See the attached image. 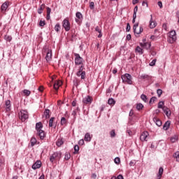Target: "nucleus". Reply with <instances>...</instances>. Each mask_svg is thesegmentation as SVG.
I'll return each mask as SVG.
<instances>
[{"label": "nucleus", "instance_id": "f257e3e1", "mask_svg": "<svg viewBox=\"0 0 179 179\" xmlns=\"http://www.w3.org/2000/svg\"><path fill=\"white\" fill-rule=\"evenodd\" d=\"M36 130L37 131V135L39 136L40 139H44L45 138V132L43 130V123L39 122L36 124Z\"/></svg>", "mask_w": 179, "mask_h": 179}, {"label": "nucleus", "instance_id": "f03ea898", "mask_svg": "<svg viewBox=\"0 0 179 179\" xmlns=\"http://www.w3.org/2000/svg\"><path fill=\"white\" fill-rule=\"evenodd\" d=\"M85 69V66L83 64L79 67L78 71L76 73V76L78 78H81L82 80H85L86 79V71H83Z\"/></svg>", "mask_w": 179, "mask_h": 179}, {"label": "nucleus", "instance_id": "7ed1b4c3", "mask_svg": "<svg viewBox=\"0 0 179 179\" xmlns=\"http://www.w3.org/2000/svg\"><path fill=\"white\" fill-rule=\"evenodd\" d=\"M122 80L123 83H127V85H132V76L129 73H125L122 76Z\"/></svg>", "mask_w": 179, "mask_h": 179}, {"label": "nucleus", "instance_id": "20e7f679", "mask_svg": "<svg viewBox=\"0 0 179 179\" xmlns=\"http://www.w3.org/2000/svg\"><path fill=\"white\" fill-rule=\"evenodd\" d=\"M19 117L22 122H24L29 118V113L27 110H22L19 113Z\"/></svg>", "mask_w": 179, "mask_h": 179}, {"label": "nucleus", "instance_id": "39448f33", "mask_svg": "<svg viewBox=\"0 0 179 179\" xmlns=\"http://www.w3.org/2000/svg\"><path fill=\"white\" fill-rule=\"evenodd\" d=\"M138 27H139V22L136 23L133 27V30H134V34H141V33H142V31H143V27H142V26H140L139 30L136 29H138Z\"/></svg>", "mask_w": 179, "mask_h": 179}, {"label": "nucleus", "instance_id": "423d86ee", "mask_svg": "<svg viewBox=\"0 0 179 179\" xmlns=\"http://www.w3.org/2000/svg\"><path fill=\"white\" fill-rule=\"evenodd\" d=\"M61 156H62L61 152H55V153H53L50 157V160L51 163H54L55 160H57L58 159H61Z\"/></svg>", "mask_w": 179, "mask_h": 179}, {"label": "nucleus", "instance_id": "0eeeda50", "mask_svg": "<svg viewBox=\"0 0 179 179\" xmlns=\"http://www.w3.org/2000/svg\"><path fill=\"white\" fill-rule=\"evenodd\" d=\"M75 64L76 65H82L83 62V58L80 57V55L78 53L75 54Z\"/></svg>", "mask_w": 179, "mask_h": 179}, {"label": "nucleus", "instance_id": "6e6552de", "mask_svg": "<svg viewBox=\"0 0 179 179\" xmlns=\"http://www.w3.org/2000/svg\"><path fill=\"white\" fill-rule=\"evenodd\" d=\"M169 37H170L172 41H170V43H173L176 40H177V34L176 33V31L173 30L169 32Z\"/></svg>", "mask_w": 179, "mask_h": 179}, {"label": "nucleus", "instance_id": "1a4fd4ad", "mask_svg": "<svg viewBox=\"0 0 179 179\" xmlns=\"http://www.w3.org/2000/svg\"><path fill=\"white\" fill-rule=\"evenodd\" d=\"M63 27L66 30V31H69L71 30V23H69V20L65 19L63 21Z\"/></svg>", "mask_w": 179, "mask_h": 179}, {"label": "nucleus", "instance_id": "9d476101", "mask_svg": "<svg viewBox=\"0 0 179 179\" xmlns=\"http://www.w3.org/2000/svg\"><path fill=\"white\" fill-rule=\"evenodd\" d=\"M149 137V133L148 131H144L140 136V139L141 142H145L148 141V138Z\"/></svg>", "mask_w": 179, "mask_h": 179}, {"label": "nucleus", "instance_id": "9b49d317", "mask_svg": "<svg viewBox=\"0 0 179 179\" xmlns=\"http://www.w3.org/2000/svg\"><path fill=\"white\" fill-rule=\"evenodd\" d=\"M52 59V51L48 50L46 54L45 60L47 62H50Z\"/></svg>", "mask_w": 179, "mask_h": 179}, {"label": "nucleus", "instance_id": "f8f14e48", "mask_svg": "<svg viewBox=\"0 0 179 179\" xmlns=\"http://www.w3.org/2000/svg\"><path fill=\"white\" fill-rule=\"evenodd\" d=\"M150 29H155V27H156V26H157V23H156V22L153 21V15H150Z\"/></svg>", "mask_w": 179, "mask_h": 179}, {"label": "nucleus", "instance_id": "ddd939ff", "mask_svg": "<svg viewBox=\"0 0 179 179\" xmlns=\"http://www.w3.org/2000/svg\"><path fill=\"white\" fill-rule=\"evenodd\" d=\"M41 167V161H36L33 165L32 169L34 170H37V169H40Z\"/></svg>", "mask_w": 179, "mask_h": 179}, {"label": "nucleus", "instance_id": "4468645a", "mask_svg": "<svg viewBox=\"0 0 179 179\" xmlns=\"http://www.w3.org/2000/svg\"><path fill=\"white\" fill-rule=\"evenodd\" d=\"M85 104H92V96H87L83 99Z\"/></svg>", "mask_w": 179, "mask_h": 179}, {"label": "nucleus", "instance_id": "2eb2a0df", "mask_svg": "<svg viewBox=\"0 0 179 179\" xmlns=\"http://www.w3.org/2000/svg\"><path fill=\"white\" fill-rule=\"evenodd\" d=\"M60 86H62V81L61 80L56 81L54 84V89L55 90H58Z\"/></svg>", "mask_w": 179, "mask_h": 179}, {"label": "nucleus", "instance_id": "dca6fc26", "mask_svg": "<svg viewBox=\"0 0 179 179\" xmlns=\"http://www.w3.org/2000/svg\"><path fill=\"white\" fill-rule=\"evenodd\" d=\"M9 6V1H6L1 5V10H6Z\"/></svg>", "mask_w": 179, "mask_h": 179}, {"label": "nucleus", "instance_id": "f3484780", "mask_svg": "<svg viewBox=\"0 0 179 179\" xmlns=\"http://www.w3.org/2000/svg\"><path fill=\"white\" fill-rule=\"evenodd\" d=\"M152 120L157 127H162V120H159L157 117H153Z\"/></svg>", "mask_w": 179, "mask_h": 179}, {"label": "nucleus", "instance_id": "a211bd4d", "mask_svg": "<svg viewBox=\"0 0 179 179\" xmlns=\"http://www.w3.org/2000/svg\"><path fill=\"white\" fill-rule=\"evenodd\" d=\"M171 124V122L170 121L166 122L163 126V129H164V131H167L169 128H170Z\"/></svg>", "mask_w": 179, "mask_h": 179}, {"label": "nucleus", "instance_id": "6ab92c4d", "mask_svg": "<svg viewBox=\"0 0 179 179\" xmlns=\"http://www.w3.org/2000/svg\"><path fill=\"white\" fill-rule=\"evenodd\" d=\"M141 47H143V48H146V50H149L150 48L151 45L150 43H140Z\"/></svg>", "mask_w": 179, "mask_h": 179}, {"label": "nucleus", "instance_id": "aec40b11", "mask_svg": "<svg viewBox=\"0 0 179 179\" xmlns=\"http://www.w3.org/2000/svg\"><path fill=\"white\" fill-rule=\"evenodd\" d=\"M86 142H90L92 141V137L90 136V134L86 133L84 138Z\"/></svg>", "mask_w": 179, "mask_h": 179}, {"label": "nucleus", "instance_id": "412c9836", "mask_svg": "<svg viewBox=\"0 0 179 179\" xmlns=\"http://www.w3.org/2000/svg\"><path fill=\"white\" fill-rule=\"evenodd\" d=\"M43 117H45L46 120L50 118V110L45 109L43 113Z\"/></svg>", "mask_w": 179, "mask_h": 179}, {"label": "nucleus", "instance_id": "4be33fe9", "mask_svg": "<svg viewBox=\"0 0 179 179\" xmlns=\"http://www.w3.org/2000/svg\"><path fill=\"white\" fill-rule=\"evenodd\" d=\"M5 106H6V108L7 111H9V108H10V100H7L5 102Z\"/></svg>", "mask_w": 179, "mask_h": 179}, {"label": "nucleus", "instance_id": "5701e85b", "mask_svg": "<svg viewBox=\"0 0 179 179\" xmlns=\"http://www.w3.org/2000/svg\"><path fill=\"white\" fill-rule=\"evenodd\" d=\"M163 171L164 169L162 167H160L159 169V173H158V176H157V179H160L162 178V176H163Z\"/></svg>", "mask_w": 179, "mask_h": 179}, {"label": "nucleus", "instance_id": "b1692460", "mask_svg": "<svg viewBox=\"0 0 179 179\" xmlns=\"http://www.w3.org/2000/svg\"><path fill=\"white\" fill-rule=\"evenodd\" d=\"M135 51H136V52H138V54H140V55H142V54H143V50L139 46H137L136 48Z\"/></svg>", "mask_w": 179, "mask_h": 179}, {"label": "nucleus", "instance_id": "393cba45", "mask_svg": "<svg viewBox=\"0 0 179 179\" xmlns=\"http://www.w3.org/2000/svg\"><path fill=\"white\" fill-rule=\"evenodd\" d=\"M57 146H62L64 145V141H62V138H59L56 143Z\"/></svg>", "mask_w": 179, "mask_h": 179}, {"label": "nucleus", "instance_id": "a878e982", "mask_svg": "<svg viewBox=\"0 0 179 179\" xmlns=\"http://www.w3.org/2000/svg\"><path fill=\"white\" fill-rule=\"evenodd\" d=\"M108 104H109L110 106H113L115 104V101L114 100V99L110 98L108 100Z\"/></svg>", "mask_w": 179, "mask_h": 179}, {"label": "nucleus", "instance_id": "bb28decb", "mask_svg": "<svg viewBox=\"0 0 179 179\" xmlns=\"http://www.w3.org/2000/svg\"><path fill=\"white\" fill-rule=\"evenodd\" d=\"M36 143H37V140L36 139V138L32 137L31 138V146H34V145H36Z\"/></svg>", "mask_w": 179, "mask_h": 179}, {"label": "nucleus", "instance_id": "cd10ccee", "mask_svg": "<svg viewBox=\"0 0 179 179\" xmlns=\"http://www.w3.org/2000/svg\"><path fill=\"white\" fill-rule=\"evenodd\" d=\"M141 100H143V101H144L145 103H148V96H146V95L145 94H141Z\"/></svg>", "mask_w": 179, "mask_h": 179}, {"label": "nucleus", "instance_id": "c85d7f7f", "mask_svg": "<svg viewBox=\"0 0 179 179\" xmlns=\"http://www.w3.org/2000/svg\"><path fill=\"white\" fill-rule=\"evenodd\" d=\"M173 157L176 159V162H179V151H177L174 153Z\"/></svg>", "mask_w": 179, "mask_h": 179}, {"label": "nucleus", "instance_id": "c756f323", "mask_svg": "<svg viewBox=\"0 0 179 179\" xmlns=\"http://www.w3.org/2000/svg\"><path fill=\"white\" fill-rule=\"evenodd\" d=\"M178 141V137L177 136H174L173 137L171 138V141L172 143H174Z\"/></svg>", "mask_w": 179, "mask_h": 179}, {"label": "nucleus", "instance_id": "7c9ffc66", "mask_svg": "<svg viewBox=\"0 0 179 179\" xmlns=\"http://www.w3.org/2000/svg\"><path fill=\"white\" fill-rule=\"evenodd\" d=\"M164 101H161L158 103V108H163L164 106Z\"/></svg>", "mask_w": 179, "mask_h": 179}, {"label": "nucleus", "instance_id": "2f4dec72", "mask_svg": "<svg viewBox=\"0 0 179 179\" xmlns=\"http://www.w3.org/2000/svg\"><path fill=\"white\" fill-rule=\"evenodd\" d=\"M78 152H79V145H76L74 146V155H78Z\"/></svg>", "mask_w": 179, "mask_h": 179}, {"label": "nucleus", "instance_id": "473e14b6", "mask_svg": "<svg viewBox=\"0 0 179 179\" xmlns=\"http://www.w3.org/2000/svg\"><path fill=\"white\" fill-rule=\"evenodd\" d=\"M55 31L58 32L61 30V25L59 24H57L55 27Z\"/></svg>", "mask_w": 179, "mask_h": 179}, {"label": "nucleus", "instance_id": "72a5a7b5", "mask_svg": "<svg viewBox=\"0 0 179 179\" xmlns=\"http://www.w3.org/2000/svg\"><path fill=\"white\" fill-rule=\"evenodd\" d=\"M141 79H150V76H149V75H148V74H143L141 76Z\"/></svg>", "mask_w": 179, "mask_h": 179}, {"label": "nucleus", "instance_id": "f704fd0d", "mask_svg": "<svg viewBox=\"0 0 179 179\" xmlns=\"http://www.w3.org/2000/svg\"><path fill=\"white\" fill-rule=\"evenodd\" d=\"M76 16L77 19H82V17H83V15H82L80 12H77Z\"/></svg>", "mask_w": 179, "mask_h": 179}, {"label": "nucleus", "instance_id": "c9c22d12", "mask_svg": "<svg viewBox=\"0 0 179 179\" xmlns=\"http://www.w3.org/2000/svg\"><path fill=\"white\" fill-rule=\"evenodd\" d=\"M60 124L61 125H65L66 124V119L65 117H62Z\"/></svg>", "mask_w": 179, "mask_h": 179}, {"label": "nucleus", "instance_id": "e433bc0d", "mask_svg": "<svg viewBox=\"0 0 179 179\" xmlns=\"http://www.w3.org/2000/svg\"><path fill=\"white\" fill-rule=\"evenodd\" d=\"M8 83L10 86L15 85V81L12 78H8Z\"/></svg>", "mask_w": 179, "mask_h": 179}, {"label": "nucleus", "instance_id": "4c0bfd02", "mask_svg": "<svg viewBox=\"0 0 179 179\" xmlns=\"http://www.w3.org/2000/svg\"><path fill=\"white\" fill-rule=\"evenodd\" d=\"M54 120H55V117H51L49 120V127H52V124L54 122Z\"/></svg>", "mask_w": 179, "mask_h": 179}, {"label": "nucleus", "instance_id": "58836bf2", "mask_svg": "<svg viewBox=\"0 0 179 179\" xmlns=\"http://www.w3.org/2000/svg\"><path fill=\"white\" fill-rule=\"evenodd\" d=\"M157 94L158 97H161L162 94H163V90L158 89L157 90Z\"/></svg>", "mask_w": 179, "mask_h": 179}, {"label": "nucleus", "instance_id": "ea45409f", "mask_svg": "<svg viewBox=\"0 0 179 179\" xmlns=\"http://www.w3.org/2000/svg\"><path fill=\"white\" fill-rule=\"evenodd\" d=\"M111 179H124V176L122 175H118L117 177L113 176Z\"/></svg>", "mask_w": 179, "mask_h": 179}, {"label": "nucleus", "instance_id": "a19ab883", "mask_svg": "<svg viewBox=\"0 0 179 179\" xmlns=\"http://www.w3.org/2000/svg\"><path fill=\"white\" fill-rule=\"evenodd\" d=\"M136 108L137 110H142V108H143V104L142 103H138L136 106Z\"/></svg>", "mask_w": 179, "mask_h": 179}, {"label": "nucleus", "instance_id": "79ce46f5", "mask_svg": "<svg viewBox=\"0 0 179 179\" xmlns=\"http://www.w3.org/2000/svg\"><path fill=\"white\" fill-rule=\"evenodd\" d=\"M65 160H69L71 159V154L66 153L64 157Z\"/></svg>", "mask_w": 179, "mask_h": 179}, {"label": "nucleus", "instance_id": "37998d69", "mask_svg": "<svg viewBox=\"0 0 179 179\" xmlns=\"http://www.w3.org/2000/svg\"><path fill=\"white\" fill-rule=\"evenodd\" d=\"M120 162L121 160L120 159V157H115L114 159V162L115 163V164H120Z\"/></svg>", "mask_w": 179, "mask_h": 179}, {"label": "nucleus", "instance_id": "c03bdc74", "mask_svg": "<svg viewBox=\"0 0 179 179\" xmlns=\"http://www.w3.org/2000/svg\"><path fill=\"white\" fill-rule=\"evenodd\" d=\"M156 59H154L150 63V66H155L156 65Z\"/></svg>", "mask_w": 179, "mask_h": 179}, {"label": "nucleus", "instance_id": "a18cd8bd", "mask_svg": "<svg viewBox=\"0 0 179 179\" xmlns=\"http://www.w3.org/2000/svg\"><path fill=\"white\" fill-rule=\"evenodd\" d=\"M39 26H41V27H43L45 26V20H41L39 22Z\"/></svg>", "mask_w": 179, "mask_h": 179}, {"label": "nucleus", "instance_id": "49530a36", "mask_svg": "<svg viewBox=\"0 0 179 179\" xmlns=\"http://www.w3.org/2000/svg\"><path fill=\"white\" fill-rule=\"evenodd\" d=\"M23 93L26 94V96H30V91L29 90H24Z\"/></svg>", "mask_w": 179, "mask_h": 179}, {"label": "nucleus", "instance_id": "de8ad7c7", "mask_svg": "<svg viewBox=\"0 0 179 179\" xmlns=\"http://www.w3.org/2000/svg\"><path fill=\"white\" fill-rule=\"evenodd\" d=\"M5 40H6L7 41H12V36H4Z\"/></svg>", "mask_w": 179, "mask_h": 179}, {"label": "nucleus", "instance_id": "09e8293b", "mask_svg": "<svg viewBox=\"0 0 179 179\" xmlns=\"http://www.w3.org/2000/svg\"><path fill=\"white\" fill-rule=\"evenodd\" d=\"M90 9H92V10L94 9V2L91 1V2L90 3Z\"/></svg>", "mask_w": 179, "mask_h": 179}, {"label": "nucleus", "instance_id": "8fccbe9b", "mask_svg": "<svg viewBox=\"0 0 179 179\" xmlns=\"http://www.w3.org/2000/svg\"><path fill=\"white\" fill-rule=\"evenodd\" d=\"M110 136H111V138H115V130H112L110 131Z\"/></svg>", "mask_w": 179, "mask_h": 179}, {"label": "nucleus", "instance_id": "3c124183", "mask_svg": "<svg viewBox=\"0 0 179 179\" xmlns=\"http://www.w3.org/2000/svg\"><path fill=\"white\" fill-rule=\"evenodd\" d=\"M157 98H156V96H152L151 99H150V103H155V101H156V99H157Z\"/></svg>", "mask_w": 179, "mask_h": 179}, {"label": "nucleus", "instance_id": "603ef678", "mask_svg": "<svg viewBox=\"0 0 179 179\" xmlns=\"http://www.w3.org/2000/svg\"><path fill=\"white\" fill-rule=\"evenodd\" d=\"M78 145H80L81 146L85 145V140L83 139H80L79 141H78Z\"/></svg>", "mask_w": 179, "mask_h": 179}, {"label": "nucleus", "instance_id": "864d4df0", "mask_svg": "<svg viewBox=\"0 0 179 179\" xmlns=\"http://www.w3.org/2000/svg\"><path fill=\"white\" fill-rule=\"evenodd\" d=\"M164 113L166 114V117H170L171 115V112H170V110H166V112H164Z\"/></svg>", "mask_w": 179, "mask_h": 179}, {"label": "nucleus", "instance_id": "5fc2aeb1", "mask_svg": "<svg viewBox=\"0 0 179 179\" xmlns=\"http://www.w3.org/2000/svg\"><path fill=\"white\" fill-rule=\"evenodd\" d=\"M130 30H131V25L129 24V23H127L126 31H129Z\"/></svg>", "mask_w": 179, "mask_h": 179}, {"label": "nucleus", "instance_id": "6e6d98bb", "mask_svg": "<svg viewBox=\"0 0 179 179\" xmlns=\"http://www.w3.org/2000/svg\"><path fill=\"white\" fill-rule=\"evenodd\" d=\"M91 178H92V179H97V174H96V173H92V174L91 175Z\"/></svg>", "mask_w": 179, "mask_h": 179}, {"label": "nucleus", "instance_id": "4d7b16f0", "mask_svg": "<svg viewBox=\"0 0 179 179\" xmlns=\"http://www.w3.org/2000/svg\"><path fill=\"white\" fill-rule=\"evenodd\" d=\"M51 14V9L50 7H47V15H50Z\"/></svg>", "mask_w": 179, "mask_h": 179}, {"label": "nucleus", "instance_id": "13d9d810", "mask_svg": "<svg viewBox=\"0 0 179 179\" xmlns=\"http://www.w3.org/2000/svg\"><path fill=\"white\" fill-rule=\"evenodd\" d=\"M162 110H163L164 113H166V111H169V108H168V107H166V106H164V107L162 108Z\"/></svg>", "mask_w": 179, "mask_h": 179}, {"label": "nucleus", "instance_id": "bf43d9fd", "mask_svg": "<svg viewBox=\"0 0 179 179\" xmlns=\"http://www.w3.org/2000/svg\"><path fill=\"white\" fill-rule=\"evenodd\" d=\"M95 30H96V31H98V33H101V29L99 27H96L95 28Z\"/></svg>", "mask_w": 179, "mask_h": 179}, {"label": "nucleus", "instance_id": "052dcab7", "mask_svg": "<svg viewBox=\"0 0 179 179\" xmlns=\"http://www.w3.org/2000/svg\"><path fill=\"white\" fill-rule=\"evenodd\" d=\"M38 13H39V15H41V13H43V8H40L38 9Z\"/></svg>", "mask_w": 179, "mask_h": 179}, {"label": "nucleus", "instance_id": "680f3d73", "mask_svg": "<svg viewBox=\"0 0 179 179\" xmlns=\"http://www.w3.org/2000/svg\"><path fill=\"white\" fill-rule=\"evenodd\" d=\"M127 134H128L129 136H132V131L131 130H127Z\"/></svg>", "mask_w": 179, "mask_h": 179}, {"label": "nucleus", "instance_id": "e2e57ef3", "mask_svg": "<svg viewBox=\"0 0 179 179\" xmlns=\"http://www.w3.org/2000/svg\"><path fill=\"white\" fill-rule=\"evenodd\" d=\"M138 13V6H136L134 9V13Z\"/></svg>", "mask_w": 179, "mask_h": 179}, {"label": "nucleus", "instance_id": "0e129e2a", "mask_svg": "<svg viewBox=\"0 0 179 179\" xmlns=\"http://www.w3.org/2000/svg\"><path fill=\"white\" fill-rule=\"evenodd\" d=\"M158 6H159L160 8H163V3H162V1H158Z\"/></svg>", "mask_w": 179, "mask_h": 179}, {"label": "nucleus", "instance_id": "69168bd1", "mask_svg": "<svg viewBox=\"0 0 179 179\" xmlns=\"http://www.w3.org/2000/svg\"><path fill=\"white\" fill-rule=\"evenodd\" d=\"M142 5H143V6H146V8H148V2H146V1H143Z\"/></svg>", "mask_w": 179, "mask_h": 179}, {"label": "nucleus", "instance_id": "338daca9", "mask_svg": "<svg viewBox=\"0 0 179 179\" xmlns=\"http://www.w3.org/2000/svg\"><path fill=\"white\" fill-rule=\"evenodd\" d=\"M131 34H128L127 36V40H128L129 41V40H131Z\"/></svg>", "mask_w": 179, "mask_h": 179}, {"label": "nucleus", "instance_id": "774afa93", "mask_svg": "<svg viewBox=\"0 0 179 179\" xmlns=\"http://www.w3.org/2000/svg\"><path fill=\"white\" fill-rule=\"evenodd\" d=\"M138 0H133V1H132L133 5H136V3H138Z\"/></svg>", "mask_w": 179, "mask_h": 179}]
</instances>
